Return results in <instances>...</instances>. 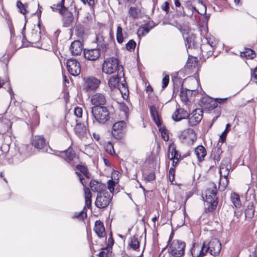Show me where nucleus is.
Returning a JSON list of instances; mask_svg holds the SVG:
<instances>
[{"label": "nucleus", "instance_id": "obj_63", "mask_svg": "<svg viewBox=\"0 0 257 257\" xmlns=\"http://www.w3.org/2000/svg\"><path fill=\"white\" fill-rule=\"evenodd\" d=\"M143 27L145 29V31L144 33H145V35H146L147 33H149L150 29L147 26H143Z\"/></svg>", "mask_w": 257, "mask_h": 257}, {"label": "nucleus", "instance_id": "obj_6", "mask_svg": "<svg viewBox=\"0 0 257 257\" xmlns=\"http://www.w3.org/2000/svg\"><path fill=\"white\" fill-rule=\"evenodd\" d=\"M112 196L107 191L98 193L95 202V206L99 208H104L110 203Z\"/></svg>", "mask_w": 257, "mask_h": 257}, {"label": "nucleus", "instance_id": "obj_17", "mask_svg": "<svg viewBox=\"0 0 257 257\" xmlns=\"http://www.w3.org/2000/svg\"><path fill=\"white\" fill-rule=\"evenodd\" d=\"M100 52L98 49H84V55L86 59L94 61L100 56Z\"/></svg>", "mask_w": 257, "mask_h": 257}, {"label": "nucleus", "instance_id": "obj_43", "mask_svg": "<svg viewBox=\"0 0 257 257\" xmlns=\"http://www.w3.org/2000/svg\"><path fill=\"white\" fill-rule=\"evenodd\" d=\"M136 46V43L133 40H130L125 45V48L127 50L131 51L134 50Z\"/></svg>", "mask_w": 257, "mask_h": 257}, {"label": "nucleus", "instance_id": "obj_13", "mask_svg": "<svg viewBox=\"0 0 257 257\" xmlns=\"http://www.w3.org/2000/svg\"><path fill=\"white\" fill-rule=\"evenodd\" d=\"M227 98H216L215 100H213L210 98H204L203 100L205 101V102H207V104H205L204 107L206 108H208L209 110H212L217 106V103L220 104H224L226 102Z\"/></svg>", "mask_w": 257, "mask_h": 257}, {"label": "nucleus", "instance_id": "obj_12", "mask_svg": "<svg viewBox=\"0 0 257 257\" xmlns=\"http://www.w3.org/2000/svg\"><path fill=\"white\" fill-rule=\"evenodd\" d=\"M76 173L79 177L80 181L84 187L85 205L88 208H89L91 205V193L89 189L86 187L85 182L83 181V178L81 174L79 172H76Z\"/></svg>", "mask_w": 257, "mask_h": 257}, {"label": "nucleus", "instance_id": "obj_8", "mask_svg": "<svg viewBox=\"0 0 257 257\" xmlns=\"http://www.w3.org/2000/svg\"><path fill=\"white\" fill-rule=\"evenodd\" d=\"M221 248V245L219 240L213 238L206 245L205 252L209 251L211 255L216 256L219 254Z\"/></svg>", "mask_w": 257, "mask_h": 257}, {"label": "nucleus", "instance_id": "obj_2", "mask_svg": "<svg viewBox=\"0 0 257 257\" xmlns=\"http://www.w3.org/2000/svg\"><path fill=\"white\" fill-rule=\"evenodd\" d=\"M102 72L108 75L112 74L116 72L120 74L123 72V67L118 65L117 59L111 57L105 60L102 66Z\"/></svg>", "mask_w": 257, "mask_h": 257}, {"label": "nucleus", "instance_id": "obj_14", "mask_svg": "<svg viewBox=\"0 0 257 257\" xmlns=\"http://www.w3.org/2000/svg\"><path fill=\"white\" fill-rule=\"evenodd\" d=\"M125 127V122L122 120L114 123L112 126V135L116 139L121 137L120 135Z\"/></svg>", "mask_w": 257, "mask_h": 257}, {"label": "nucleus", "instance_id": "obj_37", "mask_svg": "<svg viewBox=\"0 0 257 257\" xmlns=\"http://www.w3.org/2000/svg\"><path fill=\"white\" fill-rule=\"evenodd\" d=\"M255 52L250 49H245V51L241 53V57H245L248 59H252L255 56Z\"/></svg>", "mask_w": 257, "mask_h": 257}, {"label": "nucleus", "instance_id": "obj_60", "mask_svg": "<svg viewBox=\"0 0 257 257\" xmlns=\"http://www.w3.org/2000/svg\"><path fill=\"white\" fill-rule=\"evenodd\" d=\"M86 2H87L88 5L90 7H92L94 5V0H86Z\"/></svg>", "mask_w": 257, "mask_h": 257}, {"label": "nucleus", "instance_id": "obj_24", "mask_svg": "<svg viewBox=\"0 0 257 257\" xmlns=\"http://www.w3.org/2000/svg\"><path fill=\"white\" fill-rule=\"evenodd\" d=\"M205 40L206 41L207 44H203L201 49L202 52H204L203 49H205L207 46H209L210 49L209 50V54H212L213 50L217 44V42L215 40L214 38L212 36L206 38Z\"/></svg>", "mask_w": 257, "mask_h": 257}, {"label": "nucleus", "instance_id": "obj_3", "mask_svg": "<svg viewBox=\"0 0 257 257\" xmlns=\"http://www.w3.org/2000/svg\"><path fill=\"white\" fill-rule=\"evenodd\" d=\"M91 112L95 120L99 123L103 124L110 118V113L105 106H94L92 107Z\"/></svg>", "mask_w": 257, "mask_h": 257}, {"label": "nucleus", "instance_id": "obj_27", "mask_svg": "<svg viewBox=\"0 0 257 257\" xmlns=\"http://www.w3.org/2000/svg\"><path fill=\"white\" fill-rule=\"evenodd\" d=\"M118 74L116 75H113L108 80V84L109 87L111 90L116 89L119 86V83L121 81V77H119Z\"/></svg>", "mask_w": 257, "mask_h": 257}, {"label": "nucleus", "instance_id": "obj_29", "mask_svg": "<svg viewBox=\"0 0 257 257\" xmlns=\"http://www.w3.org/2000/svg\"><path fill=\"white\" fill-rule=\"evenodd\" d=\"M195 153L199 162L203 160L204 158L206 155V149L202 146H199L196 147L195 150Z\"/></svg>", "mask_w": 257, "mask_h": 257}, {"label": "nucleus", "instance_id": "obj_21", "mask_svg": "<svg viewBox=\"0 0 257 257\" xmlns=\"http://www.w3.org/2000/svg\"><path fill=\"white\" fill-rule=\"evenodd\" d=\"M94 230L99 237L102 238L106 236L103 223L101 221H95Z\"/></svg>", "mask_w": 257, "mask_h": 257}, {"label": "nucleus", "instance_id": "obj_31", "mask_svg": "<svg viewBox=\"0 0 257 257\" xmlns=\"http://www.w3.org/2000/svg\"><path fill=\"white\" fill-rule=\"evenodd\" d=\"M128 246L135 250H137L140 247V242L135 235L131 237L130 239Z\"/></svg>", "mask_w": 257, "mask_h": 257}, {"label": "nucleus", "instance_id": "obj_51", "mask_svg": "<svg viewBox=\"0 0 257 257\" xmlns=\"http://www.w3.org/2000/svg\"><path fill=\"white\" fill-rule=\"evenodd\" d=\"M180 96L181 99L182 101L184 102H187L188 101V98L186 92L181 91L180 92Z\"/></svg>", "mask_w": 257, "mask_h": 257}, {"label": "nucleus", "instance_id": "obj_47", "mask_svg": "<svg viewBox=\"0 0 257 257\" xmlns=\"http://www.w3.org/2000/svg\"><path fill=\"white\" fill-rule=\"evenodd\" d=\"M115 185V182L112 180H109L107 182L108 189L111 193H113Z\"/></svg>", "mask_w": 257, "mask_h": 257}, {"label": "nucleus", "instance_id": "obj_56", "mask_svg": "<svg viewBox=\"0 0 257 257\" xmlns=\"http://www.w3.org/2000/svg\"><path fill=\"white\" fill-rule=\"evenodd\" d=\"M251 77L257 80V66L253 72H251Z\"/></svg>", "mask_w": 257, "mask_h": 257}, {"label": "nucleus", "instance_id": "obj_15", "mask_svg": "<svg viewBox=\"0 0 257 257\" xmlns=\"http://www.w3.org/2000/svg\"><path fill=\"white\" fill-rule=\"evenodd\" d=\"M206 245L204 243L203 245L194 244L191 248V254L193 257H203L206 253Z\"/></svg>", "mask_w": 257, "mask_h": 257}, {"label": "nucleus", "instance_id": "obj_46", "mask_svg": "<svg viewBox=\"0 0 257 257\" xmlns=\"http://www.w3.org/2000/svg\"><path fill=\"white\" fill-rule=\"evenodd\" d=\"M82 113H83V110L81 107H75L74 110V113L77 117H78V118L81 117Z\"/></svg>", "mask_w": 257, "mask_h": 257}, {"label": "nucleus", "instance_id": "obj_49", "mask_svg": "<svg viewBox=\"0 0 257 257\" xmlns=\"http://www.w3.org/2000/svg\"><path fill=\"white\" fill-rule=\"evenodd\" d=\"M120 109L124 113L125 117H127L129 112V108L125 104H122L120 105Z\"/></svg>", "mask_w": 257, "mask_h": 257}, {"label": "nucleus", "instance_id": "obj_4", "mask_svg": "<svg viewBox=\"0 0 257 257\" xmlns=\"http://www.w3.org/2000/svg\"><path fill=\"white\" fill-rule=\"evenodd\" d=\"M217 188L214 183H211L209 187L205 193V201L208 204V208L210 211H213L218 204L216 197Z\"/></svg>", "mask_w": 257, "mask_h": 257}, {"label": "nucleus", "instance_id": "obj_41", "mask_svg": "<svg viewBox=\"0 0 257 257\" xmlns=\"http://www.w3.org/2000/svg\"><path fill=\"white\" fill-rule=\"evenodd\" d=\"M230 127V124L229 123H227L226 125V128H225V130L223 132L222 134L220 135V141L222 143H223L225 141L226 136H227V133L229 132Z\"/></svg>", "mask_w": 257, "mask_h": 257}, {"label": "nucleus", "instance_id": "obj_36", "mask_svg": "<svg viewBox=\"0 0 257 257\" xmlns=\"http://www.w3.org/2000/svg\"><path fill=\"white\" fill-rule=\"evenodd\" d=\"M124 39L123 35L122 33V29L120 25H118L117 27L116 31V40L117 42L121 44L123 42Z\"/></svg>", "mask_w": 257, "mask_h": 257}, {"label": "nucleus", "instance_id": "obj_9", "mask_svg": "<svg viewBox=\"0 0 257 257\" xmlns=\"http://www.w3.org/2000/svg\"><path fill=\"white\" fill-rule=\"evenodd\" d=\"M69 73L73 76H78L81 72L80 64L76 59H70L66 63Z\"/></svg>", "mask_w": 257, "mask_h": 257}, {"label": "nucleus", "instance_id": "obj_38", "mask_svg": "<svg viewBox=\"0 0 257 257\" xmlns=\"http://www.w3.org/2000/svg\"><path fill=\"white\" fill-rule=\"evenodd\" d=\"M77 169L87 178H89L90 175L86 167L82 165H77Z\"/></svg>", "mask_w": 257, "mask_h": 257}, {"label": "nucleus", "instance_id": "obj_58", "mask_svg": "<svg viewBox=\"0 0 257 257\" xmlns=\"http://www.w3.org/2000/svg\"><path fill=\"white\" fill-rule=\"evenodd\" d=\"M93 137L94 139H95L97 141H99L100 139V135L99 134L94 133L92 134Z\"/></svg>", "mask_w": 257, "mask_h": 257}, {"label": "nucleus", "instance_id": "obj_34", "mask_svg": "<svg viewBox=\"0 0 257 257\" xmlns=\"http://www.w3.org/2000/svg\"><path fill=\"white\" fill-rule=\"evenodd\" d=\"M122 79L123 80L120 81V82L119 83V86H118L116 89H117L119 91L122 95H126L128 92V90L125 83L123 82H125L124 78H123Z\"/></svg>", "mask_w": 257, "mask_h": 257}, {"label": "nucleus", "instance_id": "obj_33", "mask_svg": "<svg viewBox=\"0 0 257 257\" xmlns=\"http://www.w3.org/2000/svg\"><path fill=\"white\" fill-rule=\"evenodd\" d=\"M64 155L66 156V160L68 162L72 161L75 157L73 150L70 148L62 153V156Z\"/></svg>", "mask_w": 257, "mask_h": 257}, {"label": "nucleus", "instance_id": "obj_10", "mask_svg": "<svg viewBox=\"0 0 257 257\" xmlns=\"http://www.w3.org/2000/svg\"><path fill=\"white\" fill-rule=\"evenodd\" d=\"M229 172V169L227 166L222 164L220 168V174L221 180L219 183V188L221 190H224L228 184L227 176Z\"/></svg>", "mask_w": 257, "mask_h": 257}, {"label": "nucleus", "instance_id": "obj_26", "mask_svg": "<svg viewBox=\"0 0 257 257\" xmlns=\"http://www.w3.org/2000/svg\"><path fill=\"white\" fill-rule=\"evenodd\" d=\"M74 131L79 138L84 137L87 132V129L84 124L77 123L75 127Z\"/></svg>", "mask_w": 257, "mask_h": 257}, {"label": "nucleus", "instance_id": "obj_54", "mask_svg": "<svg viewBox=\"0 0 257 257\" xmlns=\"http://www.w3.org/2000/svg\"><path fill=\"white\" fill-rule=\"evenodd\" d=\"M155 175L154 173H150L149 174L148 176L147 177V179L149 181H151L155 179Z\"/></svg>", "mask_w": 257, "mask_h": 257}, {"label": "nucleus", "instance_id": "obj_40", "mask_svg": "<svg viewBox=\"0 0 257 257\" xmlns=\"http://www.w3.org/2000/svg\"><path fill=\"white\" fill-rule=\"evenodd\" d=\"M30 40L33 43H37V42H39L41 40L40 32L35 31L32 33Z\"/></svg>", "mask_w": 257, "mask_h": 257}, {"label": "nucleus", "instance_id": "obj_48", "mask_svg": "<svg viewBox=\"0 0 257 257\" xmlns=\"http://www.w3.org/2000/svg\"><path fill=\"white\" fill-rule=\"evenodd\" d=\"M17 6L19 9L20 12L25 15L27 13V11L25 8L24 5L20 2L18 1L17 3Z\"/></svg>", "mask_w": 257, "mask_h": 257}, {"label": "nucleus", "instance_id": "obj_57", "mask_svg": "<svg viewBox=\"0 0 257 257\" xmlns=\"http://www.w3.org/2000/svg\"><path fill=\"white\" fill-rule=\"evenodd\" d=\"M85 19H86V20H85L84 22L86 23L92 20V16L90 14L88 13L86 15Z\"/></svg>", "mask_w": 257, "mask_h": 257}, {"label": "nucleus", "instance_id": "obj_1", "mask_svg": "<svg viewBox=\"0 0 257 257\" xmlns=\"http://www.w3.org/2000/svg\"><path fill=\"white\" fill-rule=\"evenodd\" d=\"M64 1L65 0H61L59 4L53 5L51 8L53 12H58L62 15L63 26L69 27L74 22V17L73 14L64 6Z\"/></svg>", "mask_w": 257, "mask_h": 257}, {"label": "nucleus", "instance_id": "obj_5", "mask_svg": "<svg viewBox=\"0 0 257 257\" xmlns=\"http://www.w3.org/2000/svg\"><path fill=\"white\" fill-rule=\"evenodd\" d=\"M186 243L179 240H174L170 244L169 252L173 257H181L185 252Z\"/></svg>", "mask_w": 257, "mask_h": 257}, {"label": "nucleus", "instance_id": "obj_55", "mask_svg": "<svg viewBox=\"0 0 257 257\" xmlns=\"http://www.w3.org/2000/svg\"><path fill=\"white\" fill-rule=\"evenodd\" d=\"M162 136L165 141H167L169 140V136L167 135L165 131H162Z\"/></svg>", "mask_w": 257, "mask_h": 257}, {"label": "nucleus", "instance_id": "obj_18", "mask_svg": "<svg viewBox=\"0 0 257 257\" xmlns=\"http://www.w3.org/2000/svg\"><path fill=\"white\" fill-rule=\"evenodd\" d=\"M182 35L184 39L186 42V46L188 45V47L189 48L194 45L195 36L191 31L183 30L182 31Z\"/></svg>", "mask_w": 257, "mask_h": 257}, {"label": "nucleus", "instance_id": "obj_39", "mask_svg": "<svg viewBox=\"0 0 257 257\" xmlns=\"http://www.w3.org/2000/svg\"><path fill=\"white\" fill-rule=\"evenodd\" d=\"M74 30H75L78 36H82L84 33V28L80 24H76L75 27H74Z\"/></svg>", "mask_w": 257, "mask_h": 257}, {"label": "nucleus", "instance_id": "obj_50", "mask_svg": "<svg viewBox=\"0 0 257 257\" xmlns=\"http://www.w3.org/2000/svg\"><path fill=\"white\" fill-rule=\"evenodd\" d=\"M169 82V76L168 75H166L165 76V77L162 79V88H166L168 83Z\"/></svg>", "mask_w": 257, "mask_h": 257}, {"label": "nucleus", "instance_id": "obj_20", "mask_svg": "<svg viewBox=\"0 0 257 257\" xmlns=\"http://www.w3.org/2000/svg\"><path fill=\"white\" fill-rule=\"evenodd\" d=\"M92 104L95 106H99L104 105L106 102L105 96L100 93H97L93 95L91 99Z\"/></svg>", "mask_w": 257, "mask_h": 257}, {"label": "nucleus", "instance_id": "obj_64", "mask_svg": "<svg viewBox=\"0 0 257 257\" xmlns=\"http://www.w3.org/2000/svg\"><path fill=\"white\" fill-rule=\"evenodd\" d=\"M100 39H102V41H104L103 39H102V36H100V35H99L96 36V40H97L98 42H101Z\"/></svg>", "mask_w": 257, "mask_h": 257}, {"label": "nucleus", "instance_id": "obj_35", "mask_svg": "<svg viewBox=\"0 0 257 257\" xmlns=\"http://www.w3.org/2000/svg\"><path fill=\"white\" fill-rule=\"evenodd\" d=\"M231 200L232 203L236 208H240L241 206V202L239 196L238 194L234 193L231 195Z\"/></svg>", "mask_w": 257, "mask_h": 257}, {"label": "nucleus", "instance_id": "obj_19", "mask_svg": "<svg viewBox=\"0 0 257 257\" xmlns=\"http://www.w3.org/2000/svg\"><path fill=\"white\" fill-rule=\"evenodd\" d=\"M189 116L188 112L183 108H177L173 113L172 117L175 121H179L182 119H185Z\"/></svg>", "mask_w": 257, "mask_h": 257}, {"label": "nucleus", "instance_id": "obj_25", "mask_svg": "<svg viewBox=\"0 0 257 257\" xmlns=\"http://www.w3.org/2000/svg\"><path fill=\"white\" fill-rule=\"evenodd\" d=\"M90 187L92 191L97 192L98 193L105 191L104 190L105 188V184L95 180H92L90 182Z\"/></svg>", "mask_w": 257, "mask_h": 257}, {"label": "nucleus", "instance_id": "obj_62", "mask_svg": "<svg viewBox=\"0 0 257 257\" xmlns=\"http://www.w3.org/2000/svg\"><path fill=\"white\" fill-rule=\"evenodd\" d=\"M174 4L176 7H180L181 6L179 0H174Z\"/></svg>", "mask_w": 257, "mask_h": 257}, {"label": "nucleus", "instance_id": "obj_44", "mask_svg": "<svg viewBox=\"0 0 257 257\" xmlns=\"http://www.w3.org/2000/svg\"><path fill=\"white\" fill-rule=\"evenodd\" d=\"M111 248L109 247H107L103 249V250L101 251L99 254V257H108L111 252Z\"/></svg>", "mask_w": 257, "mask_h": 257}, {"label": "nucleus", "instance_id": "obj_28", "mask_svg": "<svg viewBox=\"0 0 257 257\" xmlns=\"http://www.w3.org/2000/svg\"><path fill=\"white\" fill-rule=\"evenodd\" d=\"M192 3L197 4L198 9H197L195 6H192V9L196 11L198 13L203 15L206 12V6L203 4L201 0H191Z\"/></svg>", "mask_w": 257, "mask_h": 257}, {"label": "nucleus", "instance_id": "obj_32", "mask_svg": "<svg viewBox=\"0 0 257 257\" xmlns=\"http://www.w3.org/2000/svg\"><path fill=\"white\" fill-rule=\"evenodd\" d=\"M149 107L151 115L153 117L154 121L157 125H158L160 120L159 118L158 113L156 107L154 105H150Z\"/></svg>", "mask_w": 257, "mask_h": 257}, {"label": "nucleus", "instance_id": "obj_42", "mask_svg": "<svg viewBox=\"0 0 257 257\" xmlns=\"http://www.w3.org/2000/svg\"><path fill=\"white\" fill-rule=\"evenodd\" d=\"M104 148H105V151L109 154L113 155L115 154L113 147L111 143H110V142L107 143L104 145Z\"/></svg>", "mask_w": 257, "mask_h": 257}, {"label": "nucleus", "instance_id": "obj_7", "mask_svg": "<svg viewBox=\"0 0 257 257\" xmlns=\"http://www.w3.org/2000/svg\"><path fill=\"white\" fill-rule=\"evenodd\" d=\"M100 81L94 77H88L85 79L83 89L87 92L95 90L99 86Z\"/></svg>", "mask_w": 257, "mask_h": 257}, {"label": "nucleus", "instance_id": "obj_22", "mask_svg": "<svg viewBox=\"0 0 257 257\" xmlns=\"http://www.w3.org/2000/svg\"><path fill=\"white\" fill-rule=\"evenodd\" d=\"M32 144L35 148L42 149L45 146L46 141L43 136H36L32 140Z\"/></svg>", "mask_w": 257, "mask_h": 257}, {"label": "nucleus", "instance_id": "obj_61", "mask_svg": "<svg viewBox=\"0 0 257 257\" xmlns=\"http://www.w3.org/2000/svg\"><path fill=\"white\" fill-rule=\"evenodd\" d=\"M177 13L179 17H184L186 16V14L184 11L178 12Z\"/></svg>", "mask_w": 257, "mask_h": 257}, {"label": "nucleus", "instance_id": "obj_59", "mask_svg": "<svg viewBox=\"0 0 257 257\" xmlns=\"http://www.w3.org/2000/svg\"><path fill=\"white\" fill-rule=\"evenodd\" d=\"M169 174L170 175H172L173 177L172 179H174V174H175V170L173 168H171L169 171Z\"/></svg>", "mask_w": 257, "mask_h": 257}, {"label": "nucleus", "instance_id": "obj_23", "mask_svg": "<svg viewBox=\"0 0 257 257\" xmlns=\"http://www.w3.org/2000/svg\"><path fill=\"white\" fill-rule=\"evenodd\" d=\"M70 51L73 55H79L82 51V45L79 41H74L71 43Z\"/></svg>", "mask_w": 257, "mask_h": 257}, {"label": "nucleus", "instance_id": "obj_30", "mask_svg": "<svg viewBox=\"0 0 257 257\" xmlns=\"http://www.w3.org/2000/svg\"><path fill=\"white\" fill-rule=\"evenodd\" d=\"M254 213V208L252 202L249 203L245 210V217L248 219H251Z\"/></svg>", "mask_w": 257, "mask_h": 257}, {"label": "nucleus", "instance_id": "obj_11", "mask_svg": "<svg viewBox=\"0 0 257 257\" xmlns=\"http://www.w3.org/2000/svg\"><path fill=\"white\" fill-rule=\"evenodd\" d=\"M203 117V111L201 109L198 108L194 110L189 115V123L193 126L198 123Z\"/></svg>", "mask_w": 257, "mask_h": 257}, {"label": "nucleus", "instance_id": "obj_16", "mask_svg": "<svg viewBox=\"0 0 257 257\" xmlns=\"http://www.w3.org/2000/svg\"><path fill=\"white\" fill-rule=\"evenodd\" d=\"M168 156L169 159L172 160V165L175 166L178 160L181 158V155L178 153L174 146H170L168 150Z\"/></svg>", "mask_w": 257, "mask_h": 257}, {"label": "nucleus", "instance_id": "obj_45", "mask_svg": "<svg viewBox=\"0 0 257 257\" xmlns=\"http://www.w3.org/2000/svg\"><path fill=\"white\" fill-rule=\"evenodd\" d=\"M130 15L134 19H136L138 17V10L137 8L134 7H131L129 10Z\"/></svg>", "mask_w": 257, "mask_h": 257}, {"label": "nucleus", "instance_id": "obj_53", "mask_svg": "<svg viewBox=\"0 0 257 257\" xmlns=\"http://www.w3.org/2000/svg\"><path fill=\"white\" fill-rule=\"evenodd\" d=\"M145 31V29L143 27H141L139 28V29L138 31L137 34L139 36H145V35H146L145 33H144Z\"/></svg>", "mask_w": 257, "mask_h": 257}, {"label": "nucleus", "instance_id": "obj_52", "mask_svg": "<svg viewBox=\"0 0 257 257\" xmlns=\"http://www.w3.org/2000/svg\"><path fill=\"white\" fill-rule=\"evenodd\" d=\"M161 9L163 11H165L166 14H168L170 9L169 3L165 2L161 6Z\"/></svg>", "mask_w": 257, "mask_h": 257}]
</instances>
